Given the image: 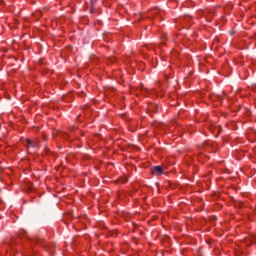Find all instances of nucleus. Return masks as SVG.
<instances>
[{"mask_svg": "<svg viewBox=\"0 0 256 256\" xmlns=\"http://www.w3.org/2000/svg\"><path fill=\"white\" fill-rule=\"evenodd\" d=\"M114 61H115V58H112V59H111V62L113 63Z\"/></svg>", "mask_w": 256, "mask_h": 256, "instance_id": "9", "label": "nucleus"}, {"mask_svg": "<svg viewBox=\"0 0 256 256\" xmlns=\"http://www.w3.org/2000/svg\"><path fill=\"white\" fill-rule=\"evenodd\" d=\"M121 183H127V177L122 178Z\"/></svg>", "mask_w": 256, "mask_h": 256, "instance_id": "6", "label": "nucleus"}, {"mask_svg": "<svg viewBox=\"0 0 256 256\" xmlns=\"http://www.w3.org/2000/svg\"><path fill=\"white\" fill-rule=\"evenodd\" d=\"M80 97H85V92H81Z\"/></svg>", "mask_w": 256, "mask_h": 256, "instance_id": "7", "label": "nucleus"}, {"mask_svg": "<svg viewBox=\"0 0 256 256\" xmlns=\"http://www.w3.org/2000/svg\"><path fill=\"white\" fill-rule=\"evenodd\" d=\"M219 101H221V96H218Z\"/></svg>", "mask_w": 256, "mask_h": 256, "instance_id": "10", "label": "nucleus"}, {"mask_svg": "<svg viewBox=\"0 0 256 256\" xmlns=\"http://www.w3.org/2000/svg\"><path fill=\"white\" fill-rule=\"evenodd\" d=\"M148 111H151L152 113H157V105L150 104L148 106Z\"/></svg>", "mask_w": 256, "mask_h": 256, "instance_id": "4", "label": "nucleus"}, {"mask_svg": "<svg viewBox=\"0 0 256 256\" xmlns=\"http://www.w3.org/2000/svg\"><path fill=\"white\" fill-rule=\"evenodd\" d=\"M60 137H66V133H63V132H59V134H58Z\"/></svg>", "mask_w": 256, "mask_h": 256, "instance_id": "5", "label": "nucleus"}, {"mask_svg": "<svg viewBox=\"0 0 256 256\" xmlns=\"http://www.w3.org/2000/svg\"><path fill=\"white\" fill-rule=\"evenodd\" d=\"M24 143L27 149H35V147H39V140L37 139L27 138Z\"/></svg>", "mask_w": 256, "mask_h": 256, "instance_id": "1", "label": "nucleus"}, {"mask_svg": "<svg viewBox=\"0 0 256 256\" xmlns=\"http://www.w3.org/2000/svg\"><path fill=\"white\" fill-rule=\"evenodd\" d=\"M152 175H163V167L154 166L151 171Z\"/></svg>", "mask_w": 256, "mask_h": 256, "instance_id": "2", "label": "nucleus"}, {"mask_svg": "<svg viewBox=\"0 0 256 256\" xmlns=\"http://www.w3.org/2000/svg\"><path fill=\"white\" fill-rule=\"evenodd\" d=\"M157 13H159V9H157V8L150 10L148 12V19H153V17H155V15H157Z\"/></svg>", "mask_w": 256, "mask_h": 256, "instance_id": "3", "label": "nucleus"}, {"mask_svg": "<svg viewBox=\"0 0 256 256\" xmlns=\"http://www.w3.org/2000/svg\"><path fill=\"white\" fill-rule=\"evenodd\" d=\"M165 38H162V44L165 45Z\"/></svg>", "mask_w": 256, "mask_h": 256, "instance_id": "8", "label": "nucleus"}]
</instances>
